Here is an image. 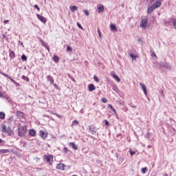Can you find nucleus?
I'll list each match as a JSON object with an SVG mask.
<instances>
[{"mask_svg": "<svg viewBox=\"0 0 176 176\" xmlns=\"http://www.w3.org/2000/svg\"><path fill=\"white\" fill-rule=\"evenodd\" d=\"M53 155H45L43 157V160L45 163L48 164L49 166H52L53 163Z\"/></svg>", "mask_w": 176, "mask_h": 176, "instance_id": "1", "label": "nucleus"}, {"mask_svg": "<svg viewBox=\"0 0 176 176\" xmlns=\"http://www.w3.org/2000/svg\"><path fill=\"white\" fill-rule=\"evenodd\" d=\"M1 128L2 133H6L10 136H12V135L13 134V131H12V129H10V127H6L5 124H2Z\"/></svg>", "mask_w": 176, "mask_h": 176, "instance_id": "2", "label": "nucleus"}, {"mask_svg": "<svg viewBox=\"0 0 176 176\" xmlns=\"http://www.w3.org/2000/svg\"><path fill=\"white\" fill-rule=\"evenodd\" d=\"M18 135L19 137H25V133H27V126H21V129H19Z\"/></svg>", "mask_w": 176, "mask_h": 176, "instance_id": "3", "label": "nucleus"}, {"mask_svg": "<svg viewBox=\"0 0 176 176\" xmlns=\"http://www.w3.org/2000/svg\"><path fill=\"white\" fill-rule=\"evenodd\" d=\"M140 28L142 30H146V27H148V19H142L140 24Z\"/></svg>", "mask_w": 176, "mask_h": 176, "instance_id": "4", "label": "nucleus"}, {"mask_svg": "<svg viewBox=\"0 0 176 176\" xmlns=\"http://www.w3.org/2000/svg\"><path fill=\"white\" fill-rule=\"evenodd\" d=\"M56 170H60V171H64L65 170V164L60 163L56 166Z\"/></svg>", "mask_w": 176, "mask_h": 176, "instance_id": "5", "label": "nucleus"}, {"mask_svg": "<svg viewBox=\"0 0 176 176\" xmlns=\"http://www.w3.org/2000/svg\"><path fill=\"white\" fill-rule=\"evenodd\" d=\"M39 135L43 140H46V138H47V133L45 132L43 130L39 131Z\"/></svg>", "mask_w": 176, "mask_h": 176, "instance_id": "6", "label": "nucleus"}, {"mask_svg": "<svg viewBox=\"0 0 176 176\" xmlns=\"http://www.w3.org/2000/svg\"><path fill=\"white\" fill-rule=\"evenodd\" d=\"M37 19H38L39 21H41V23H43L45 24V23H46L47 20L46 18H45L43 16L39 14H36Z\"/></svg>", "mask_w": 176, "mask_h": 176, "instance_id": "7", "label": "nucleus"}, {"mask_svg": "<svg viewBox=\"0 0 176 176\" xmlns=\"http://www.w3.org/2000/svg\"><path fill=\"white\" fill-rule=\"evenodd\" d=\"M153 6L155 9H157V8H160V6H162V0H157L155 2L153 3Z\"/></svg>", "mask_w": 176, "mask_h": 176, "instance_id": "8", "label": "nucleus"}, {"mask_svg": "<svg viewBox=\"0 0 176 176\" xmlns=\"http://www.w3.org/2000/svg\"><path fill=\"white\" fill-rule=\"evenodd\" d=\"M89 133H91V134H92L93 135L96 134V126H94V125H90L89 126Z\"/></svg>", "mask_w": 176, "mask_h": 176, "instance_id": "9", "label": "nucleus"}, {"mask_svg": "<svg viewBox=\"0 0 176 176\" xmlns=\"http://www.w3.org/2000/svg\"><path fill=\"white\" fill-rule=\"evenodd\" d=\"M111 76H112V78H113V79L117 80L118 83H119V82H120V78H119V76H118V75H116L115 74V72H111Z\"/></svg>", "mask_w": 176, "mask_h": 176, "instance_id": "10", "label": "nucleus"}, {"mask_svg": "<svg viewBox=\"0 0 176 176\" xmlns=\"http://www.w3.org/2000/svg\"><path fill=\"white\" fill-rule=\"evenodd\" d=\"M140 86L142 87V90H143L145 96H148V92L146 91V86H145V84L140 82Z\"/></svg>", "mask_w": 176, "mask_h": 176, "instance_id": "11", "label": "nucleus"}, {"mask_svg": "<svg viewBox=\"0 0 176 176\" xmlns=\"http://www.w3.org/2000/svg\"><path fill=\"white\" fill-rule=\"evenodd\" d=\"M47 80L51 83V85H54V78L53 76L48 75L47 76Z\"/></svg>", "mask_w": 176, "mask_h": 176, "instance_id": "12", "label": "nucleus"}, {"mask_svg": "<svg viewBox=\"0 0 176 176\" xmlns=\"http://www.w3.org/2000/svg\"><path fill=\"white\" fill-rule=\"evenodd\" d=\"M104 7L102 4L98 6L97 10L98 13H102L104 12Z\"/></svg>", "mask_w": 176, "mask_h": 176, "instance_id": "13", "label": "nucleus"}, {"mask_svg": "<svg viewBox=\"0 0 176 176\" xmlns=\"http://www.w3.org/2000/svg\"><path fill=\"white\" fill-rule=\"evenodd\" d=\"M69 146L70 148H72V149H74L75 151L78 150V146H76L75 142H69Z\"/></svg>", "mask_w": 176, "mask_h": 176, "instance_id": "14", "label": "nucleus"}, {"mask_svg": "<svg viewBox=\"0 0 176 176\" xmlns=\"http://www.w3.org/2000/svg\"><path fill=\"white\" fill-rule=\"evenodd\" d=\"M155 9H156V8L153 5H151L150 7H148V8L147 10L148 14H151V13H152V12H153V10H155Z\"/></svg>", "mask_w": 176, "mask_h": 176, "instance_id": "15", "label": "nucleus"}, {"mask_svg": "<svg viewBox=\"0 0 176 176\" xmlns=\"http://www.w3.org/2000/svg\"><path fill=\"white\" fill-rule=\"evenodd\" d=\"M88 90L89 91H94V90H96V86L93 84H89L88 86Z\"/></svg>", "mask_w": 176, "mask_h": 176, "instance_id": "16", "label": "nucleus"}, {"mask_svg": "<svg viewBox=\"0 0 176 176\" xmlns=\"http://www.w3.org/2000/svg\"><path fill=\"white\" fill-rule=\"evenodd\" d=\"M29 134L31 137H35V135H36V131H35L34 129H30L29 131Z\"/></svg>", "mask_w": 176, "mask_h": 176, "instance_id": "17", "label": "nucleus"}, {"mask_svg": "<svg viewBox=\"0 0 176 176\" xmlns=\"http://www.w3.org/2000/svg\"><path fill=\"white\" fill-rule=\"evenodd\" d=\"M69 9L71 12L74 13V12H76L78 10V7H76V6H70Z\"/></svg>", "mask_w": 176, "mask_h": 176, "instance_id": "18", "label": "nucleus"}, {"mask_svg": "<svg viewBox=\"0 0 176 176\" xmlns=\"http://www.w3.org/2000/svg\"><path fill=\"white\" fill-rule=\"evenodd\" d=\"M9 57L10 58H14L16 57V54H14V51L10 50Z\"/></svg>", "mask_w": 176, "mask_h": 176, "instance_id": "19", "label": "nucleus"}, {"mask_svg": "<svg viewBox=\"0 0 176 176\" xmlns=\"http://www.w3.org/2000/svg\"><path fill=\"white\" fill-rule=\"evenodd\" d=\"M53 61H54V63H58V61H60V58L58 57V56L57 55H54L52 58Z\"/></svg>", "mask_w": 176, "mask_h": 176, "instance_id": "20", "label": "nucleus"}, {"mask_svg": "<svg viewBox=\"0 0 176 176\" xmlns=\"http://www.w3.org/2000/svg\"><path fill=\"white\" fill-rule=\"evenodd\" d=\"M10 151L9 149H0V153L3 154V153H9Z\"/></svg>", "mask_w": 176, "mask_h": 176, "instance_id": "21", "label": "nucleus"}, {"mask_svg": "<svg viewBox=\"0 0 176 176\" xmlns=\"http://www.w3.org/2000/svg\"><path fill=\"white\" fill-rule=\"evenodd\" d=\"M110 28L112 31H118V29L116 28V25L115 24H111Z\"/></svg>", "mask_w": 176, "mask_h": 176, "instance_id": "22", "label": "nucleus"}, {"mask_svg": "<svg viewBox=\"0 0 176 176\" xmlns=\"http://www.w3.org/2000/svg\"><path fill=\"white\" fill-rule=\"evenodd\" d=\"M16 116H19V118H24V113L21 111H16Z\"/></svg>", "mask_w": 176, "mask_h": 176, "instance_id": "23", "label": "nucleus"}, {"mask_svg": "<svg viewBox=\"0 0 176 176\" xmlns=\"http://www.w3.org/2000/svg\"><path fill=\"white\" fill-rule=\"evenodd\" d=\"M108 108H110V109L113 112L114 114L116 113V110L113 109L112 104H108Z\"/></svg>", "mask_w": 176, "mask_h": 176, "instance_id": "24", "label": "nucleus"}, {"mask_svg": "<svg viewBox=\"0 0 176 176\" xmlns=\"http://www.w3.org/2000/svg\"><path fill=\"white\" fill-rule=\"evenodd\" d=\"M5 116H6V114L3 111H1L0 112V119H5Z\"/></svg>", "mask_w": 176, "mask_h": 176, "instance_id": "25", "label": "nucleus"}, {"mask_svg": "<svg viewBox=\"0 0 176 176\" xmlns=\"http://www.w3.org/2000/svg\"><path fill=\"white\" fill-rule=\"evenodd\" d=\"M164 68H167V69H171V65H170V63H165Z\"/></svg>", "mask_w": 176, "mask_h": 176, "instance_id": "26", "label": "nucleus"}, {"mask_svg": "<svg viewBox=\"0 0 176 176\" xmlns=\"http://www.w3.org/2000/svg\"><path fill=\"white\" fill-rule=\"evenodd\" d=\"M78 124H79V121H78V120H74V121L72 122V126H78Z\"/></svg>", "mask_w": 176, "mask_h": 176, "instance_id": "27", "label": "nucleus"}, {"mask_svg": "<svg viewBox=\"0 0 176 176\" xmlns=\"http://www.w3.org/2000/svg\"><path fill=\"white\" fill-rule=\"evenodd\" d=\"M171 21L173 23V25L174 28H175V30H176V19H173L171 20Z\"/></svg>", "mask_w": 176, "mask_h": 176, "instance_id": "28", "label": "nucleus"}, {"mask_svg": "<svg viewBox=\"0 0 176 176\" xmlns=\"http://www.w3.org/2000/svg\"><path fill=\"white\" fill-rule=\"evenodd\" d=\"M22 79H23V80H25L26 82H30V78L28 76H22Z\"/></svg>", "mask_w": 176, "mask_h": 176, "instance_id": "29", "label": "nucleus"}, {"mask_svg": "<svg viewBox=\"0 0 176 176\" xmlns=\"http://www.w3.org/2000/svg\"><path fill=\"white\" fill-rule=\"evenodd\" d=\"M21 60L22 61H27V56H25V54H23L21 56Z\"/></svg>", "mask_w": 176, "mask_h": 176, "instance_id": "30", "label": "nucleus"}, {"mask_svg": "<svg viewBox=\"0 0 176 176\" xmlns=\"http://www.w3.org/2000/svg\"><path fill=\"white\" fill-rule=\"evenodd\" d=\"M164 65H165V63H163V62L160 63H159L160 69H162V68H164Z\"/></svg>", "mask_w": 176, "mask_h": 176, "instance_id": "31", "label": "nucleus"}, {"mask_svg": "<svg viewBox=\"0 0 176 176\" xmlns=\"http://www.w3.org/2000/svg\"><path fill=\"white\" fill-rule=\"evenodd\" d=\"M146 171H148V168L146 167L142 168V174H146Z\"/></svg>", "mask_w": 176, "mask_h": 176, "instance_id": "32", "label": "nucleus"}, {"mask_svg": "<svg viewBox=\"0 0 176 176\" xmlns=\"http://www.w3.org/2000/svg\"><path fill=\"white\" fill-rule=\"evenodd\" d=\"M130 58H132V60H136L137 58V56L133 54H130Z\"/></svg>", "mask_w": 176, "mask_h": 176, "instance_id": "33", "label": "nucleus"}, {"mask_svg": "<svg viewBox=\"0 0 176 176\" xmlns=\"http://www.w3.org/2000/svg\"><path fill=\"white\" fill-rule=\"evenodd\" d=\"M43 46H44V47H45V49H47V50H49V46H47V44H46V43H42Z\"/></svg>", "mask_w": 176, "mask_h": 176, "instance_id": "34", "label": "nucleus"}, {"mask_svg": "<svg viewBox=\"0 0 176 176\" xmlns=\"http://www.w3.org/2000/svg\"><path fill=\"white\" fill-rule=\"evenodd\" d=\"M94 79L96 82H97V83L100 82V79H98V77H97L96 76H94Z\"/></svg>", "mask_w": 176, "mask_h": 176, "instance_id": "35", "label": "nucleus"}, {"mask_svg": "<svg viewBox=\"0 0 176 176\" xmlns=\"http://www.w3.org/2000/svg\"><path fill=\"white\" fill-rule=\"evenodd\" d=\"M165 25H171V21H165Z\"/></svg>", "mask_w": 176, "mask_h": 176, "instance_id": "36", "label": "nucleus"}, {"mask_svg": "<svg viewBox=\"0 0 176 176\" xmlns=\"http://www.w3.org/2000/svg\"><path fill=\"white\" fill-rule=\"evenodd\" d=\"M102 101L104 104H107V102H108V100L105 98H102Z\"/></svg>", "mask_w": 176, "mask_h": 176, "instance_id": "37", "label": "nucleus"}, {"mask_svg": "<svg viewBox=\"0 0 176 176\" xmlns=\"http://www.w3.org/2000/svg\"><path fill=\"white\" fill-rule=\"evenodd\" d=\"M0 74H1V75H3V76H6V78H9L10 77L9 76H8V74H6L1 72V71H0Z\"/></svg>", "mask_w": 176, "mask_h": 176, "instance_id": "38", "label": "nucleus"}, {"mask_svg": "<svg viewBox=\"0 0 176 176\" xmlns=\"http://www.w3.org/2000/svg\"><path fill=\"white\" fill-rule=\"evenodd\" d=\"M151 135H152V133H151L150 132H148L146 135V138L149 139L151 138Z\"/></svg>", "mask_w": 176, "mask_h": 176, "instance_id": "39", "label": "nucleus"}, {"mask_svg": "<svg viewBox=\"0 0 176 176\" xmlns=\"http://www.w3.org/2000/svg\"><path fill=\"white\" fill-rule=\"evenodd\" d=\"M131 156H134L135 155V151H133L131 150L129 151Z\"/></svg>", "mask_w": 176, "mask_h": 176, "instance_id": "40", "label": "nucleus"}, {"mask_svg": "<svg viewBox=\"0 0 176 176\" xmlns=\"http://www.w3.org/2000/svg\"><path fill=\"white\" fill-rule=\"evenodd\" d=\"M77 26H78V28H80V30H83V27H82V25H80V23H79V22H77Z\"/></svg>", "mask_w": 176, "mask_h": 176, "instance_id": "41", "label": "nucleus"}, {"mask_svg": "<svg viewBox=\"0 0 176 176\" xmlns=\"http://www.w3.org/2000/svg\"><path fill=\"white\" fill-rule=\"evenodd\" d=\"M63 152H64V153H68V148L64 147L63 148Z\"/></svg>", "mask_w": 176, "mask_h": 176, "instance_id": "42", "label": "nucleus"}, {"mask_svg": "<svg viewBox=\"0 0 176 176\" xmlns=\"http://www.w3.org/2000/svg\"><path fill=\"white\" fill-rule=\"evenodd\" d=\"M34 8L35 9H36L38 10V12H39V10H41V8H39V6H38V5H34Z\"/></svg>", "mask_w": 176, "mask_h": 176, "instance_id": "43", "label": "nucleus"}, {"mask_svg": "<svg viewBox=\"0 0 176 176\" xmlns=\"http://www.w3.org/2000/svg\"><path fill=\"white\" fill-rule=\"evenodd\" d=\"M67 52H72V47H71L69 46H67Z\"/></svg>", "mask_w": 176, "mask_h": 176, "instance_id": "44", "label": "nucleus"}, {"mask_svg": "<svg viewBox=\"0 0 176 176\" xmlns=\"http://www.w3.org/2000/svg\"><path fill=\"white\" fill-rule=\"evenodd\" d=\"M84 13L85 16H89V11L87 10H85Z\"/></svg>", "mask_w": 176, "mask_h": 176, "instance_id": "45", "label": "nucleus"}, {"mask_svg": "<svg viewBox=\"0 0 176 176\" xmlns=\"http://www.w3.org/2000/svg\"><path fill=\"white\" fill-rule=\"evenodd\" d=\"M104 124L106 126H109V122H108L107 120H104Z\"/></svg>", "mask_w": 176, "mask_h": 176, "instance_id": "46", "label": "nucleus"}, {"mask_svg": "<svg viewBox=\"0 0 176 176\" xmlns=\"http://www.w3.org/2000/svg\"><path fill=\"white\" fill-rule=\"evenodd\" d=\"M98 34L100 38H101V32L100 31V29H98Z\"/></svg>", "mask_w": 176, "mask_h": 176, "instance_id": "47", "label": "nucleus"}, {"mask_svg": "<svg viewBox=\"0 0 176 176\" xmlns=\"http://www.w3.org/2000/svg\"><path fill=\"white\" fill-rule=\"evenodd\" d=\"M52 85H53L54 87H55V89H58V86H57V84H55L54 82V84H52Z\"/></svg>", "mask_w": 176, "mask_h": 176, "instance_id": "48", "label": "nucleus"}, {"mask_svg": "<svg viewBox=\"0 0 176 176\" xmlns=\"http://www.w3.org/2000/svg\"><path fill=\"white\" fill-rule=\"evenodd\" d=\"M4 143H5V142L2 139L0 138V144L1 145H3V144H4Z\"/></svg>", "mask_w": 176, "mask_h": 176, "instance_id": "49", "label": "nucleus"}, {"mask_svg": "<svg viewBox=\"0 0 176 176\" xmlns=\"http://www.w3.org/2000/svg\"><path fill=\"white\" fill-rule=\"evenodd\" d=\"M8 23H9V20H5L3 21V24H8Z\"/></svg>", "mask_w": 176, "mask_h": 176, "instance_id": "50", "label": "nucleus"}, {"mask_svg": "<svg viewBox=\"0 0 176 176\" xmlns=\"http://www.w3.org/2000/svg\"><path fill=\"white\" fill-rule=\"evenodd\" d=\"M152 56H154V57H157L156 53H155V52H152Z\"/></svg>", "mask_w": 176, "mask_h": 176, "instance_id": "51", "label": "nucleus"}, {"mask_svg": "<svg viewBox=\"0 0 176 176\" xmlns=\"http://www.w3.org/2000/svg\"><path fill=\"white\" fill-rule=\"evenodd\" d=\"M8 79H10L11 80V82H14V80H13V78H10V76L8 77Z\"/></svg>", "mask_w": 176, "mask_h": 176, "instance_id": "52", "label": "nucleus"}, {"mask_svg": "<svg viewBox=\"0 0 176 176\" xmlns=\"http://www.w3.org/2000/svg\"><path fill=\"white\" fill-rule=\"evenodd\" d=\"M157 0H150V2L151 3H153L154 2H155Z\"/></svg>", "mask_w": 176, "mask_h": 176, "instance_id": "53", "label": "nucleus"}, {"mask_svg": "<svg viewBox=\"0 0 176 176\" xmlns=\"http://www.w3.org/2000/svg\"><path fill=\"white\" fill-rule=\"evenodd\" d=\"M70 79L72 80V82H76V81L75 80V78H70Z\"/></svg>", "mask_w": 176, "mask_h": 176, "instance_id": "54", "label": "nucleus"}, {"mask_svg": "<svg viewBox=\"0 0 176 176\" xmlns=\"http://www.w3.org/2000/svg\"><path fill=\"white\" fill-rule=\"evenodd\" d=\"M0 97H3V94H2L1 92H0Z\"/></svg>", "mask_w": 176, "mask_h": 176, "instance_id": "55", "label": "nucleus"}, {"mask_svg": "<svg viewBox=\"0 0 176 176\" xmlns=\"http://www.w3.org/2000/svg\"><path fill=\"white\" fill-rule=\"evenodd\" d=\"M56 116H57V118H61V116H60L58 114H56Z\"/></svg>", "mask_w": 176, "mask_h": 176, "instance_id": "56", "label": "nucleus"}, {"mask_svg": "<svg viewBox=\"0 0 176 176\" xmlns=\"http://www.w3.org/2000/svg\"><path fill=\"white\" fill-rule=\"evenodd\" d=\"M80 113H83V111L82 109L80 111Z\"/></svg>", "mask_w": 176, "mask_h": 176, "instance_id": "57", "label": "nucleus"}, {"mask_svg": "<svg viewBox=\"0 0 176 176\" xmlns=\"http://www.w3.org/2000/svg\"><path fill=\"white\" fill-rule=\"evenodd\" d=\"M163 176H168V175H167V173H165Z\"/></svg>", "mask_w": 176, "mask_h": 176, "instance_id": "58", "label": "nucleus"}, {"mask_svg": "<svg viewBox=\"0 0 176 176\" xmlns=\"http://www.w3.org/2000/svg\"><path fill=\"white\" fill-rule=\"evenodd\" d=\"M14 84L17 83L15 80L12 81Z\"/></svg>", "mask_w": 176, "mask_h": 176, "instance_id": "59", "label": "nucleus"}, {"mask_svg": "<svg viewBox=\"0 0 176 176\" xmlns=\"http://www.w3.org/2000/svg\"><path fill=\"white\" fill-rule=\"evenodd\" d=\"M157 65V63H155L154 67H156Z\"/></svg>", "mask_w": 176, "mask_h": 176, "instance_id": "60", "label": "nucleus"}, {"mask_svg": "<svg viewBox=\"0 0 176 176\" xmlns=\"http://www.w3.org/2000/svg\"><path fill=\"white\" fill-rule=\"evenodd\" d=\"M133 108H137V106H133Z\"/></svg>", "mask_w": 176, "mask_h": 176, "instance_id": "61", "label": "nucleus"}, {"mask_svg": "<svg viewBox=\"0 0 176 176\" xmlns=\"http://www.w3.org/2000/svg\"><path fill=\"white\" fill-rule=\"evenodd\" d=\"M151 176H155V175H151Z\"/></svg>", "mask_w": 176, "mask_h": 176, "instance_id": "62", "label": "nucleus"}, {"mask_svg": "<svg viewBox=\"0 0 176 176\" xmlns=\"http://www.w3.org/2000/svg\"><path fill=\"white\" fill-rule=\"evenodd\" d=\"M151 176H155V175H151Z\"/></svg>", "mask_w": 176, "mask_h": 176, "instance_id": "63", "label": "nucleus"}, {"mask_svg": "<svg viewBox=\"0 0 176 176\" xmlns=\"http://www.w3.org/2000/svg\"><path fill=\"white\" fill-rule=\"evenodd\" d=\"M73 176H78V175H73Z\"/></svg>", "mask_w": 176, "mask_h": 176, "instance_id": "64", "label": "nucleus"}]
</instances>
